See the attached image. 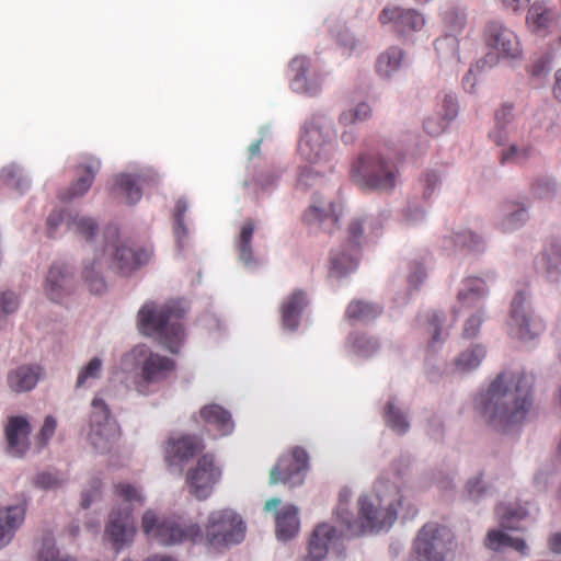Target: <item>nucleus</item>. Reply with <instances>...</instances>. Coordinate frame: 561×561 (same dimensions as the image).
I'll return each mask as SVG.
<instances>
[{"instance_id": "nucleus-31", "label": "nucleus", "mask_w": 561, "mask_h": 561, "mask_svg": "<svg viewBox=\"0 0 561 561\" xmlns=\"http://www.w3.org/2000/svg\"><path fill=\"white\" fill-rule=\"evenodd\" d=\"M203 449L197 436H181L170 438L165 448V460L170 466H180Z\"/></svg>"}, {"instance_id": "nucleus-3", "label": "nucleus", "mask_w": 561, "mask_h": 561, "mask_svg": "<svg viewBox=\"0 0 561 561\" xmlns=\"http://www.w3.org/2000/svg\"><path fill=\"white\" fill-rule=\"evenodd\" d=\"M95 257L87 260L83 264V278L90 290L102 294L106 288L103 276V259L111 260L123 273H129L146 264L151 257V250L142 247H133L129 241L123 240L116 226L110 225L102 232V248L95 247Z\"/></svg>"}, {"instance_id": "nucleus-45", "label": "nucleus", "mask_w": 561, "mask_h": 561, "mask_svg": "<svg viewBox=\"0 0 561 561\" xmlns=\"http://www.w3.org/2000/svg\"><path fill=\"white\" fill-rule=\"evenodd\" d=\"M201 415L220 436L228 435L233 431L234 423L231 414L217 404L205 405L201 410Z\"/></svg>"}, {"instance_id": "nucleus-52", "label": "nucleus", "mask_w": 561, "mask_h": 561, "mask_svg": "<svg viewBox=\"0 0 561 561\" xmlns=\"http://www.w3.org/2000/svg\"><path fill=\"white\" fill-rule=\"evenodd\" d=\"M0 185L24 193L30 186V181L18 165L10 164L0 171Z\"/></svg>"}, {"instance_id": "nucleus-28", "label": "nucleus", "mask_w": 561, "mask_h": 561, "mask_svg": "<svg viewBox=\"0 0 561 561\" xmlns=\"http://www.w3.org/2000/svg\"><path fill=\"white\" fill-rule=\"evenodd\" d=\"M32 426L25 416H11L5 426L8 453L15 458L23 457L30 448Z\"/></svg>"}, {"instance_id": "nucleus-34", "label": "nucleus", "mask_w": 561, "mask_h": 561, "mask_svg": "<svg viewBox=\"0 0 561 561\" xmlns=\"http://www.w3.org/2000/svg\"><path fill=\"white\" fill-rule=\"evenodd\" d=\"M358 249L352 244H344L333 249L330 257V275L342 278L357 267Z\"/></svg>"}, {"instance_id": "nucleus-46", "label": "nucleus", "mask_w": 561, "mask_h": 561, "mask_svg": "<svg viewBox=\"0 0 561 561\" xmlns=\"http://www.w3.org/2000/svg\"><path fill=\"white\" fill-rule=\"evenodd\" d=\"M443 33L460 36L467 25V12L462 8L448 7L442 12Z\"/></svg>"}, {"instance_id": "nucleus-38", "label": "nucleus", "mask_w": 561, "mask_h": 561, "mask_svg": "<svg viewBox=\"0 0 561 561\" xmlns=\"http://www.w3.org/2000/svg\"><path fill=\"white\" fill-rule=\"evenodd\" d=\"M256 225L252 219L245 220L240 229L239 234L236 237L234 247L238 252L239 261L249 270L259 266V259L254 255L252 249V239Z\"/></svg>"}, {"instance_id": "nucleus-8", "label": "nucleus", "mask_w": 561, "mask_h": 561, "mask_svg": "<svg viewBox=\"0 0 561 561\" xmlns=\"http://www.w3.org/2000/svg\"><path fill=\"white\" fill-rule=\"evenodd\" d=\"M495 515L500 527L488 531L484 539L485 547L495 552L511 549L522 557H528L530 548L526 540L508 533L520 529L519 523L529 515L526 505L519 501H503L496 505Z\"/></svg>"}, {"instance_id": "nucleus-64", "label": "nucleus", "mask_w": 561, "mask_h": 561, "mask_svg": "<svg viewBox=\"0 0 561 561\" xmlns=\"http://www.w3.org/2000/svg\"><path fill=\"white\" fill-rule=\"evenodd\" d=\"M423 197L430 198L442 184V173L435 169L427 170L422 180Z\"/></svg>"}, {"instance_id": "nucleus-15", "label": "nucleus", "mask_w": 561, "mask_h": 561, "mask_svg": "<svg viewBox=\"0 0 561 561\" xmlns=\"http://www.w3.org/2000/svg\"><path fill=\"white\" fill-rule=\"evenodd\" d=\"M308 471L306 450L296 447L279 457L270 474V483H284L289 488L301 485Z\"/></svg>"}, {"instance_id": "nucleus-1", "label": "nucleus", "mask_w": 561, "mask_h": 561, "mask_svg": "<svg viewBox=\"0 0 561 561\" xmlns=\"http://www.w3.org/2000/svg\"><path fill=\"white\" fill-rule=\"evenodd\" d=\"M531 390L533 382L527 375L502 371L474 397V412L493 430L510 432L525 421L533 404Z\"/></svg>"}, {"instance_id": "nucleus-27", "label": "nucleus", "mask_w": 561, "mask_h": 561, "mask_svg": "<svg viewBox=\"0 0 561 561\" xmlns=\"http://www.w3.org/2000/svg\"><path fill=\"white\" fill-rule=\"evenodd\" d=\"M443 311L428 309L416 318V325L428 336V346L432 350L440 347L449 336L450 327L446 323Z\"/></svg>"}, {"instance_id": "nucleus-53", "label": "nucleus", "mask_w": 561, "mask_h": 561, "mask_svg": "<svg viewBox=\"0 0 561 561\" xmlns=\"http://www.w3.org/2000/svg\"><path fill=\"white\" fill-rule=\"evenodd\" d=\"M470 314L466 318L462 330L461 337L471 340L479 335L482 323L486 319V310L485 307H478L470 309Z\"/></svg>"}, {"instance_id": "nucleus-39", "label": "nucleus", "mask_w": 561, "mask_h": 561, "mask_svg": "<svg viewBox=\"0 0 561 561\" xmlns=\"http://www.w3.org/2000/svg\"><path fill=\"white\" fill-rule=\"evenodd\" d=\"M67 229L88 242H98L102 248V234L99 236V225L94 218L77 210L68 211Z\"/></svg>"}, {"instance_id": "nucleus-13", "label": "nucleus", "mask_w": 561, "mask_h": 561, "mask_svg": "<svg viewBox=\"0 0 561 561\" xmlns=\"http://www.w3.org/2000/svg\"><path fill=\"white\" fill-rule=\"evenodd\" d=\"M451 540L446 526L430 522L417 531L412 551L417 561H446Z\"/></svg>"}, {"instance_id": "nucleus-54", "label": "nucleus", "mask_w": 561, "mask_h": 561, "mask_svg": "<svg viewBox=\"0 0 561 561\" xmlns=\"http://www.w3.org/2000/svg\"><path fill=\"white\" fill-rule=\"evenodd\" d=\"M323 183V176L320 172L310 167H301L298 169L296 179V188L307 193L310 190L318 188Z\"/></svg>"}, {"instance_id": "nucleus-22", "label": "nucleus", "mask_w": 561, "mask_h": 561, "mask_svg": "<svg viewBox=\"0 0 561 561\" xmlns=\"http://www.w3.org/2000/svg\"><path fill=\"white\" fill-rule=\"evenodd\" d=\"M159 180L160 175L151 168L144 169L137 174L123 172L115 178L114 190L125 198L127 204L134 205L142 197L140 182L147 185H154L159 183Z\"/></svg>"}, {"instance_id": "nucleus-7", "label": "nucleus", "mask_w": 561, "mask_h": 561, "mask_svg": "<svg viewBox=\"0 0 561 561\" xmlns=\"http://www.w3.org/2000/svg\"><path fill=\"white\" fill-rule=\"evenodd\" d=\"M337 129L332 116L324 112L312 114L300 127L297 151L309 163L329 162L335 151Z\"/></svg>"}, {"instance_id": "nucleus-20", "label": "nucleus", "mask_w": 561, "mask_h": 561, "mask_svg": "<svg viewBox=\"0 0 561 561\" xmlns=\"http://www.w3.org/2000/svg\"><path fill=\"white\" fill-rule=\"evenodd\" d=\"M302 220L312 231L322 230L331 233L339 221L336 205L314 192Z\"/></svg>"}, {"instance_id": "nucleus-26", "label": "nucleus", "mask_w": 561, "mask_h": 561, "mask_svg": "<svg viewBox=\"0 0 561 561\" xmlns=\"http://www.w3.org/2000/svg\"><path fill=\"white\" fill-rule=\"evenodd\" d=\"M279 504V499H270L265 503L264 510L266 512H275L276 535L278 539L285 541L294 538L298 534L300 522L298 517V508L295 505L287 504L280 510H277Z\"/></svg>"}, {"instance_id": "nucleus-36", "label": "nucleus", "mask_w": 561, "mask_h": 561, "mask_svg": "<svg viewBox=\"0 0 561 561\" xmlns=\"http://www.w3.org/2000/svg\"><path fill=\"white\" fill-rule=\"evenodd\" d=\"M42 375L43 370L38 365H21L8 374V386L16 393L28 392L36 387Z\"/></svg>"}, {"instance_id": "nucleus-59", "label": "nucleus", "mask_w": 561, "mask_h": 561, "mask_svg": "<svg viewBox=\"0 0 561 561\" xmlns=\"http://www.w3.org/2000/svg\"><path fill=\"white\" fill-rule=\"evenodd\" d=\"M329 28L336 42L348 53H352L359 45V39L345 24L329 25Z\"/></svg>"}, {"instance_id": "nucleus-48", "label": "nucleus", "mask_w": 561, "mask_h": 561, "mask_svg": "<svg viewBox=\"0 0 561 561\" xmlns=\"http://www.w3.org/2000/svg\"><path fill=\"white\" fill-rule=\"evenodd\" d=\"M534 153V147L526 140H513L501 151L502 163H523Z\"/></svg>"}, {"instance_id": "nucleus-5", "label": "nucleus", "mask_w": 561, "mask_h": 561, "mask_svg": "<svg viewBox=\"0 0 561 561\" xmlns=\"http://www.w3.org/2000/svg\"><path fill=\"white\" fill-rule=\"evenodd\" d=\"M184 300H172L162 306L146 304L138 312L139 331L156 337L172 353H178L184 341V329L180 319L186 313Z\"/></svg>"}, {"instance_id": "nucleus-50", "label": "nucleus", "mask_w": 561, "mask_h": 561, "mask_svg": "<svg viewBox=\"0 0 561 561\" xmlns=\"http://www.w3.org/2000/svg\"><path fill=\"white\" fill-rule=\"evenodd\" d=\"M381 313V308L364 300H353L346 309V317L356 322H365L375 319Z\"/></svg>"}, {"instance_id": "nucleus-9", "label": "nucleus", "mask_w": 561, "mask_h": 561, "mask_svg": "<svg viewBox=\"0 0 561 561\" xmlns=\"http://www.w3.org/2000/svg\"><path fill=\"white\" fill-rule=\"evenodd\" d=\"M141 529L146 537L161 546L170 547L184 542H202L203 530L197 523L178 516L160 515L152 508L144 512Z\"/></svg>"}, {"instance_id": "nucleus-37", "label": "nucleus", "mask_w": 561, "mask_h": 561, "mask_svg": "<svg viewBox=\"0 0 561 561\" xmlns=\"http://www.w3.org/2000/svg\"><path fill=\"white\" fill-rule=\"evenodd\" d=\"M385 424L396 434L403 435L410 430L408 409L397 397H390L383 405Z\"/></svg>"}, {"instance_id": "nucleus-60", "label": "nucleus", "mask_w": 561, "mask_h": 561, "mask_svg": "<svg viewBox=\"0 0 561 561\" xmlns=\"http://www.w3.org/2000/svg\"><path fill=\"white\" fill-rule=\"evenodd\" d=\"M489 493V488L486 486L483 474L476 473L470 477L466 483V495L472 502H478L483 499Z\"/></svg>"}, {"instance_id": "nucleus-44", "label": "nucleus", "mask_w": 561, "mask_h": 561, "mask_svg": "<svg viewBox=\"0 0 561 561\" xmlns=\"http://www.w3.org/2000/svg\"><path fill=\"white\" fill-rule=\"evenodd\" d=\"M113 492L115 500L117 501L116 505H121L122 507H130L131 513L137 506L144 505L146 501L142 489L139 485L127 481H119L114 483Z\"/></svg>"}, {"instance_id": "nucleus-29", "label": "nucleus", "mask_w": 561, "mask_h": 561, "mask_svg": "<svg viewBox=\"0 0 561 561\" xmlns=\"http://www.w3.org/2000/svg\"><path fill=\"white\" fill-rule=\"evenodd\" d=\"M26 510L24 502L0 508V549L10 545L16 531L23 526Z\"/></svg>"}, {"instance_id": "nucleus-30", "label": "nucleus", "mask_w": 561, "mask_h": 561, "mask_svg": "<svg viewBox=\"0 0 561 561\" xmlns=\"http://www.w3.org/2000/svg\"><path fill=\"white\" fill-rule=\"evenodd\" d=\"M72 289V273L61 262L51 264L45 280L46 295L53 301L61 300Z\"/></svg>"}, {"instance_id": "nucleus-35", "label": "nucleus", "mask_w": 561, "mask_h": 561, "mask_svg": "<svg viewBox=\"0 0 561 561\" xmlns=\"http://www.w3.org/2000/svg\"><path fill=\"white\" fill-rule=\"evenodd\" d=\"M488 354L486 346L474 343L462 350L453 360L451 371L457 375H468L477 370Z\"/></svg>"}, {"instance_id": "nucleus-43", "label": "nucleus", "mask_w": 561, "mask_h": 561, "mask_svg": "<svg viewBox=\"0 0 561 561\" xmlns=\"http://www.w3.org/2000/svg\"><path fill=\"white\" fill-rule=\"evenodd\" d=\"M103 375L104 359L95 355L78 369L75 389H91L102 379Z\"/></svg>"}, {"instance_id": "nucleus-47", "label": "nucleus", "mask_w": 561, "mask_h": 561, "mask_svg": "<svg viewBox=\"0 0 561 561\" xmlns=\"http://www.w3.org/2000/svg\"><path fill=\"white\" fill-rule=\"evenodd\" d=\"M188 209V204L185 198H180L176 202L173 213V233L179 250H183L188 243L190 231L184 221L185 214Z\"/></svg>"}, {"instance_id": "nucleus-32", "label": "nucleus", "mask_w": 561, "mask_h": 561, "mask_svg": "<svg viewBox=\"0 0 561 561\" xmlns=\"http://www.w3.org/2000/svg\"><path fill=\"white\" fill-rule=\"evenodd\" d=\"M537 271L549 282L561 279V240H551L536 261Z\"/></svg>"}, {"instance_id": "nucleus-24", "label": "nucleus", "mask_w": 561, "mask_h": 561, "mask_svg": "<svg viewBox=\"0 0 561 561\" xmlns=\"http://www.w3.org/2000/svg\"><path fill=\"white\" fill-rule=\"evenodd\" d=\"M493 278V274L468 276L463 278L460 282L457 293L458 305L466 309L484 307L482 301L489 296V283L492 282Z\"/></svg>"}, {"instance_id": "nucleus-58", "label": "nucleus", "mask_w": 561, "mask_h": 561, "mask_svg": "<svg viewBox=\"0 0 561 561\" xmlns=\"http://www.w3.org/2000/svg\"><path fill=\"white\" fill-rule=\"evenodd\" d=\"M437 114L450 123L458 114V100L453 92H443L438 95Z\"/></svg>"}, {"instance_id": "nucleus-11", "label": "nucleus", "mask_w": 561, "mask_h": 561, "mask_svg": "<svg viewBox=\"0 0 561 561\" xmlns=\"http://www.w3.org/2000/svg\"><path fill=\"white\" fill-rule=\"evenodd\" d=\"M88 442L99 454L110 453L121 437V427L100 393L90 403Z\"/></svg>"}, {"instance_id": "nucleus-6", "label": "nucleus", "mask_w": 561, "mask_h": 561, "mask_svg": "<svg viewBox=\"0 0 561 561\" xmlns=\"http://www.w3.org/2000/svg\"><path fill=\"white\" fill-rule=\"evenodd\" d=\"M173 359L153 352L146 344H138L126 352L121 359V369L133 374L134 388L141 396L156 391L174 370Z\"/></svg>"}, {"instance_id": "nucleus-55", "label": "nucleus", "mask_w": 561, "mask_h": 561, "mask_svg": "<svg viewBox=\"0 0 561 561\" xmlns=\"http://www.w3.org/2000/svg\"><path fill=\"white\" fill-rule=\"evenodd\" d=\"M435 48L440 58L445 60H457L459 51V37L443 33V35L436 39Z\"/></svg>"}, {"instance_id": "nucleus-18", "label": "nucleus", "mask_w": 561, "mask_h": 561, "mask_svg": "<svg viewBox=\"0 0 561 561\" xmlns=\"http://www.w3.org/2000/svg\"><path fill=\"white\" fill-rule=\"evenodd\" d=\"M525 24L529 32L547 36L561 24V11L552 0H528Z\"/></svg>"}, {"instance_id": "nucleus-23", "label": "nucleus", "mask_w": 561, "mask_h": 561, "mask_svg": "<svg viewBox=\"0 0 561 561\" xmlns=\"http://www.w3.org/2000/svg\"><path fill=\"white\" fill-rule=\"evenodd\" d=\"M528 207L517 201H504L495 210V228L505 234L522 229L529 220Z\"/></svg>"}, {"instance_id": "nucleus-2", "label": "nucleus", "mask_w": 561, "mask_h": 561, "mask_svg": "<svg viewBox=\"0 0 561 561\" xmlns=\"http://www.w3.org/2000/svg\"><path fill=\"white\" fill-rule=\"evenodd\" d=\"M408 505L402 490L388 480H378L370 492L357 500V515L347 522L351 536L377 534L389 530L400 510Z\"/></svg>"}, {"instance_id": "nucleus-56", "label": "nucleus", "mask_w": 561, "mask_h": 561, "mask_svg": "<svg viewBox=\"0 0 561 561\" xmlns=\"http://www.w3.org/2000/svg\"><path fill=\"white\" fill-rule=\"evenodd\" d=\"M352 499V491L347 488H344L339 493V503L333 512L334 518L339 522L346 531L347 522L352 520L354 514L350 511V502Z\"/></svg>"}, {"instance_id": "nucleus-19", "label": "nucleus", "mask_w": 561, "mask_h": 561, "mask_svg": "<svg viewBox=\"0 0 561 561\" xmlns=\"http://www.w3.org/2000/svg\"><path fill=\"white\" fill-rule=\"evenodd\" d=\"M484 37L488 46L494 48L502 58H520L522 46L518 36L502 21H489L484 28Z\"/></svg>"}, {"instance_id": "nucleus-40", "label": "nucleus", "mask_w": 561, "mask_h": 561, "mask_svg": "<svg viewBox=\"0 0 561 561\" xmlns=\"http://www.w3.org/2000/svg\"><path fill=\"white\" fill-rule=\"evenodd\" d=\"M405 64V53L399 46H391L379 54L376 72L385 80L392 79Z\"/></svg>"}, {"instance_id": "nucleus-61", "label": "nucleus", "mask_w": 561, "mask_h": 561, "mask_svg": "<svg viewBox=\"0 0 561 561\" xmlns=\"http://www.w3.org/2000/svg\"><path fill=\"white\" fill-rule=\"evenodd\" d=\"M19 306L20 300L14 291H0V328L4 325L7 317L19 309Z\"/></svg>"}, {"instance_id": "nucleus-42", "label": "nucleus", "mask_w": 561, "mask_h": 561, "mask_svg": "<svg viewBox=\"0 0 561 561\" xmlns=\"http://www.w3.org/2000/svg\"><path fill=\"white\" fill-rule=\"evenodd\" d=\"M443 247L446 250H450L455 247L467 250L470 253H481L485 250L486 245L480 234L469 229H462L445 237Z\"/></svg>"}, {"instance_id": "nucleus-10", "label": "nucleus", "mask_w": 561, "mask_h": 561, "mask_svg": "<svg viewBox=\"0 0 561 561\" xmlns=\"http://www.w3.org/2000/svg\"><path fill=\"white\" fill-rule=\"evenodd\" d=\"M545 328L542 319L531 308L529 290L526 287L517 289L512 298L506 320L508 336L529 345L538 340Z\"/></svg>"}, {"instance_id": "nucleus-62", "label": "nucleus", "mask_w": 561, "mask_h": 561, "mask_svg": "<svg viewBox=\"0 0 561 561\" xmlns=\"http://www.w3.org/2000/svg\"><path fill=\"white\" fill-rule=\"evenodd\" d=\"M37 561H75L68 556H62L57 549L53 538L45 537L38 550Z\"/></svg>"}, {"instance_id": "nucleus-63", "label": "nucleus", "mask_w": 561, "mask_h": 561, "mask_svg": "<svg viewBox=\"0 0 561 561\" xmlns=\"http://www.w3.org/2000/svg\"><path fill=\"white\" fill-rule=\"evenodd\" d=\"M103 486L102 479L98 476L92 477L88 486L83 490L81 496V506L83 508L90 507V505L98 499Z\"/></svg>"}, {"instance_id": "nucleus-25", "label": "nucleus", "mask_w": 561, "mask_h": 561, "mask_svg": "<svg viewBox=\"0 0 561 561\" xmlns=\"http://www.w3.org/2000/svg\"><path fill=\"white\" fill-rule=\"evenodd\" d=\"M342 530H337L330 523H320L313 529L308 543V553L299 561H323L333 546L341 537Z\"/></svg>"}, {"instance_id": "nucleus-33", "label": "nucleus", "mask_w": 561, "mask_h": 561, "mask_svg": "<svg viewBox=\"0 0 561 561\" xmlns=\"http://www.w3.org/2000/svg\"><path fill=\"white\" fill-rule=\"evenodd\" d=\"M101 169V161L95 158H89L79 165V178L69 186V188L60 194L64 202H70L82 197L91 187L96 173Z\"/></svg>"}, {"instance_id": "nucleus-57", "label": "nucleus", "mask_w": 561, "mask_h": 561, "mask_svg": "<svg viewBox=\"0 0 561 561\" xmlns=\"http://www.w3.org/2000/svg\"><path fill=\"white\" fill-rule=\"evenodd\" d=\"M426 211L416 201H410L401 211V222L407 227H416L424 222Z\"/></svg>"}, {"instance_id": "nucleus-41", "label": "nucleus", "mask_w": 561, "mask_h": 561, "mask_svg": "<svg viewBox=\"0 0 561 561\" xmlns=\"http://www.w3.org/2000/svg\"><path fill=\"white\" fill-rule=\"evenodd\" d=\"M308 300L306 294L301 290H295L282 305V325L284 329L295 331L300 321L304 308Z\"/></svg>"}, {"instance_id": "nucleus-17", "label": "nucleus", "mask_w": 561, "mask_h": 561, "mask_svg": "<svg viewBox=\"0 0 561 561\" xmlns=\"http://www.w3.org/2000/svg\"><path fill=\"white\" fill-rule=\"evenodd\" d=\"M379 21L382 25H390L398 35L404 38H411L425 25V18L421 12L397 5L385 7L379 14Z\"/></svg>"}, {"instance_id": "nucleus-14", "label": "nucleus", "mask_w": 561, "mask_h": 561, "mask_svg": "<svg viewBox=\"0 0 561 561\" xmlns=\"http://www.w3.org/2000/svg\"><path fill=\"white\" fill-rule=\"evenodd\" d=\"M136 536V525L130 507L115 505L108 513L104 529V540L111 543L115 551H121L131 545Z\"/></svg>"}, {"instance_id": "nucleus-51", "label": "nucleus", "mask_w": 561, "mask_h": 561, "mask_svg": "<svg viewBox=\"0 0 561 561\" xmlns=\"http://www.w3.org/2000/svg\"><path fill=\"white\" fill-rule=\"evenodd\" d=\"M561 191V183L553 176H539L531 185L533 194L542 201H552Z\"/></svg>"}, {"instance_id": "nucleus-4", "label": "nucleus", "mask_w": 561, "mask_h": 561, "mask_svg": "<svg viewBox=\"0 0 561 561\" xmlns=\"http://www.w3.org/2000/svg\"><path fill=\"white\" fill-rule=\"evenodd\" d=\"M404 154L393 142L362 153L352 164L351 179L363 190L391 193L401 178Z\"/></svg>"}, {"instance_id": "nucleus-21", "label": "nucleus", "mask_w": 561, "mask_h": 561, "mask_svg": "<svg viewBox=\"0 0 561 561\" xmlns=\"http://www.w3.org/2000/svg\"><path fill=\"white\" fill-rule=\"evenodd\" d=\"M310 60L298 56L291 59L289 69L293 75L290 87L294 92L308 96L318 95L323 87L324 75L319 71L310 72Z\"/></svg>"}, {"instance_id": "nucleus-16", "label": "nucleus", "mask_w": 561, "mask_h": 561, "mask_svg": "<svg viewBox=\"0 0 561 561\" xmlns=\"http://www.w3.org/2000/svg\"><path fill=\"white\" fill-rule=\"evenodd\" d=\"M221 477V469L211 455L201 457L186 473L188 491L198 500L207 499Z\"/></svg>"}, {"instance_id": "nucleus-49", "label": "nucleus", "mask_w": 561, "mask_h": 561, "mask_svg": "<svg viewBox=\"0 0 561 561\" xmlns=\"http://www.w3.org/2000/svg\"><path fill=\"white\" fill-rule=\"evenodd\" d=\"M347 347L355 356L367 358L379 350V342L365 334H351L347 339Z\"/></svg>"}, {"instance_id": "nucleus-12", "label": "nucleus", "mask_w": 561, "mask_h": 561, "mask_svg": "<svg viewBox=\"0 0 561 561\" xmlns=\"http://www.w3.org/2000/svg\"><path fill=\"white\" fill-rule=\"evenodd\" d=\"M204 539L211 548H227L240 543L245 536V525L232 510H218L208 515Z\"/></svg>"}]
</instances>
